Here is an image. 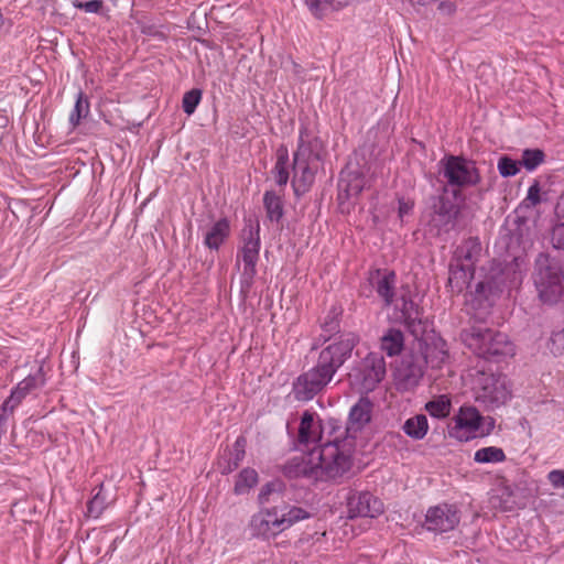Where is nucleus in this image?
<instances>
[{"label": "nucleus", "mask_w": 564, "mask_h": 564, "mask_svg": "<svg viewBox=\"0 0 564 564\" xmlns=\"http://www.w3.org/2000/svg\"><path fill=\"white\" fill-rule=\"evenodd\" d=\"M355 441L339 433L306 453L292 457L283 467L289 478L305 477L312 481H336L352 466Z\"/></svg>", "instance_id": "1"}, {"label": "nucleus", "mask_w": 564, "mask_h": 564, "mask_svg": "<svg viewBox=\"0 0 564 564\" xmlns=\"http://www.w3.org/2000/svg\"><path fill=\"white\" fill-rule=\"evenodd\" d=\"M326 155L325 142L308 126L301 124L292 164L290 163L288 148L281 144L275 151V163L271 174L279 186H285L290 181V170L292 167L291 184L293 191L297 196L303 195L312 188Z\"/></svg>", "instance_id": "2"}, {"label": "nucleus", "mask_w": 564, "mask_h": 564, "mask_svg": "<svg viewBox=\"0 0 564 564\" xmlns=\"http://www.w3.org/2000/svg\"><path fill=\"white\" fill-rule=\"evenodd\" d=\"M355 345V335L343 334L325 347L319 352L316 365L300 375L293 382L294 398L297 401H310L322 392L350 357Z\"/></svg>", "instance_id": "3"}, {"label": "nucleus", "mask_w": 564, "mask_h": 564, "mask_svg": "<svg viewBox=\"0 0 564 564\" xmlns=\"http://www.w3.org/2000/svg\"><path fill=\"white\" fill-rule=\"evenodd\" d=\"M307 518L310 513L305 509L283 503L259 510L249 527L253 536L270 540Z\"/></svg>", "instance_id": "4"}, {"label": "nucleus", "mask_w": 564, "mask_h": 564, "mask_svg": "<svg viewBox=\"0 0 564 564\" xmlns=\"http://www.w3.org/2000/svg\"><path fill=\"white\" fill-rule=\"evenodd\" d=\"M460 338L476 356L487 360L499 361L516 352L513 343L506 334L480 325L463 329Z\"/></svg>", "instance_id": "5"}, {"label": "nucleus", "mask_w": 564, "mask_h": 564, "mask_svg": "<svg viewBox=\"0 0 564 564\" xmlns=\"http://www.w3.org/2000/svg\"><path fill=\"white\" fill-rule=\"evenodd\" d=\"M471 390L475 400L487 410L503 405L511 397L507 378L492 372L477 371L473 378Z\"/></svg>", "instance_id": "6"}, {"label": "nucleus", "mask_w": 564, "mask_h": 564, "mask_svg": "<svg viewBox=\"0 0 564 564\" xmlns=\"http://www.w3.org/2000/svg\"><path fill=\"white\" fill-rule=\"evenodd\" d=\"M534 284L540 300L545 304H555L564 295V274L562 269L546 257H541L536 261Z\"/></svg>", "instance_id": "7"}, {"label": "nucleus", "mask_w": 564, "mask_h": 564, "mask_svg": "<svg viewBox=\"0 0 564 564\" xmlns=\"http://www.w3.org/2000/svg\"><path fill=\"white\" fill-rule=\"evenodd\" d=\"M386 360L381 354H368L349 373V382L359 393L372 392L384 379Z\"/></svg>", "instance_id": "8"}, {"label": "nucleus", "mask_w": 564, "mask_h": 564, "mask_svg": "<svg viewBox=\"0 0 564 564\" xmlns=\"http://www.w3.org/2000/svg\"><path fill=\"white\" fill-rule=\"evenodd\" d=\"M393 305L395 319L403 323L406 329L420 338L426 330L421 308L413 302L409 292L397 295L390 291V305Z\"/></svg>", "instance_id": "9"}, {"label": "nucleus", "mask_w": 564, "mask_h": 564, "mask_svg": "<svg viewBox=\"0 0 564 564\" xmlns=\"http://www.w3.org/2000/svg\"><path fill=\"white\" fill-rule=\"evenodd\" d=\"M443 175L448 185L457 187L475 186L480 182L476 163L463 156L449 155L441 161Z\"/></svg>", "instance_id": "10"}, {"label": "nucleus", "mask_w": 564, "mask_h": 564, "mask_svg": "<svg viewBox=\"0 0 564 564\" xmlns=\"http://www.w3.org/2000/svg\"><path fill=\"white\" fill-rule=\"evenodd\" d=\"M242 247L239 250L238 259L243 262L242 276L247 282H252L257 274V262L260 251V226L258 223L249 221L242 229Z\"/></svg>", "instance_id": "11"}, {"label": "nucleus", "mask_w": 564, "mask_h": 564, "mask_svg": "<svg viewBox=\"0 0 564 564\" xmlns=\"http://www.w3.org/2000/svg\"><path fill=\"white\" fill-rule=\"evenodd\" d=\"M480 413L475 406H462L453 417L448 434L459 442H467L478 435Z\"/></svg>", "instance_id": "12"}, {"label": "nucleus", "mask_w": 564, "mask_h": 564, "mask_svg": "<svg viewBox=\"0 0 564 564\" xmlns=\"http://www.w3.org/2000/svg\"><path fill=\"white\" fill-rule=\"evenodd\" d=\"M460 521L456 506L442 503L431 507L425 514V525L429 531L448 532L454 530Z\"/></svg>", "instance_id": "13"}, {"label": "nucleus", "mask_w": 564, "mask_h": 564, "mask_svg": "<svg viewBox=\"0 0 564 564\" xmlns=\"http://www.w3.org/2000/svg\"><path fill=\"white\" fill-rule=\"evenodd\" d=\"M499 292L501 290L491 281H481L476 284L468 300L475 318L482 321L487 317Z\"/></svg>", "instance_id": "14"}, {"label": "nucleus", "mask_w": 564, "mask_h": 564, "mask_svg": "<svg viewBox=\"0 0 564 564\" xmlns=\"http://www.w3.org/2000/svg\"><path fill=\"white\" fill-rule=\"evenodd\" d=\"M423 372L421 366L415 362L412 355L404 356L395 366L393 381L398 390L406 391L417 386Z\"/></svg>", "instance_id": "15"}, {"label": "nucleus", "mask_w": 564, "mask_h": 564, "mask_svg": "<svg viewBox=\"0 0 564 564\" xmlns=\"http://www.w3.org/2000/svg\"><path fill=\"white\" fill-rule=\"evenodd\" d=\"M373 420V403L367 397H361L351 408L348 414L344 435L355 438V434L360 432L367 424Z\"/></svg>", "instance_id": "16"}, {"label": "nucleus", "mask_w": 564, "mask_h": 564, "mask_svg": "<svg viewBox=\"0 0 564 564\" xmlns=\"http://www.w3.org/2000/svg\"><path fill=\"white\" fill-rule=\"evenodd\" d=\"M347 510L349 518H375L382 512L383 505L369 492H356L349 496L347 500Z\"/></svg>", "instance_id": "17"}, {"label": "nucleus", "mask_w": 564, "mask_h": 564, "mask_svg": "<svg viewBox=\"0 0 564 564\" xmlns=\"http://www.w3.org/2000/svg\"><path fill=\"white\" fill-rule=\"evenodd\" d=\"M323 441V426L318 415L312 411H304L297 433V443L307 448Z\"/></svg>", "instance_id": "18"}, {"label": "nucleus", "mask_w": 564, "mask_h": 564, "mask_svg": "<svg viewBox=\"0 0 564 564\" xmlns=\"http://www.w3.org/2000/svg\"><path fill=\"white\" fill-rule=\"evenodd\" d=\"M480 252L481 243L478 238H468L456 248L452 263L470 264V269L475 270Z\"/></svg>", "instance_id": "19"}, {"label": "nucleus", "mask_w": 564, "mask_h": 564, "mask_svg": "<svg viewBox=\"0 0 564 564\" xmlns=\"http://www.w3.org/2000/svg\"><path fill=\"white\" fill-rule=\"evenodd\" d=\"M475 270L470 269V264H449L448 286L453 293H460L468 288L474 279Z\"/></svg>", "instance_id": "20"}, {"label": "nucleus", "mask_w": 564, "mask_h": 564, "mask_svg": "<svg viewBox=\"0 0 564 564\" xmlns=\"http://www.w3.org/2000/svg\"><path fill=\"white\" fill-rule=\"evenodd\" d=\"M355 0H304L312 15L318 20L324 19L329 12L340 11L350 6Z\"/></svg>", "instance_id": "21"}, {"label": "nucleus", "mask_w": 564, "mask_h": 564, "mask_svg": "<svg viewBox=\"0 0 564 564\" xmlns=\"http://www.w3.org/2000/svg\"><path fill=\"white\" fill-rule=\"evenodd\" d=\"M230 234V224L227 218H221L213 224L205 232L204 243L209 249H219Z\"/></svg>", "instance_id": "22"}, {"label": "nucleus", "mask_w": 564, "mask_h": 564, "mask_svg": "<svg viewBox=\"0 0 564 564\" xmlns=\"http://www.w3.org/2000/svg\"><path fill=\"white\" fill-rule=\"evenodd\" d=\"M44 383L45 378L43 375V369L40 368L36 373L28 376L18 383L15 389L12 391L10 399L20 402L28 393L40 387H43Z\"/></svg>", "instance_id": "23"}, {"label": "nucleus", "mask_w": 564, "mask_h": 564, "mask_svg": "<svg viewBox=\"0 0 564 564\" xmlns=\"http://www.w3.org/2000/svg\"><path fill=\"white\" fill-rule=\"evenodd\" d=\"M362 178L357 174H348L343 176L338 183V198L349 199L356 197L362 191Z\"/></svg>", "instance_id": "24"}, {"label": "nucleus", "mask_w": 564, "mask_h": 564, "mask_svg": "<svg viewBox=\"0 0 564 564\" xmlns=\"http://www.w3.org/2000/svg\"><path fill=\"white\" fill-rule=\"evenodd\" d=\"M402 429L409 437L416 441L423 440L429 432L427 417L424 414H416L408 419Z\"/></svg>", "instance_id": "25"}, {"label": "nucleus", "mask_w": 564, "mask_h": 564, "mask_svg": "<svg viewBox=\"0 0 564 564\" xmlns=\"http://www.w3.org/2000/svg\"><path fill=\"white\" fill-rule=\"evenodd\" d=\"M506 454L501 447L488 446L477 449L474 460L478 464H497L506 460Z\"/></svg>", "instance_id": "26"}, {"label": "nucleus", "mask_w": 564, "mask_h": 564, "mask_svg": "<svg viewBox=\"0 0 564 564\" xmlns=\"http://www.w3.org/2000/svg\"><path fill=\"white\" fill-rule=\"evenodd\" d=\"M258 482V473L252 468L242 469L235 481L234 491L237 495L248 492Z\"/></svg>", "instance_id": "27"}, {"label": "nucleus", "mask_w": 564, "mask_h": 564, "mask_svg": "<svg viewBox=\"0 0 564 564\" xmlns=\"http://www.w3.org/2000/svg\"><path fill=\"white\" fill-rule=\"evenodd\" d=\"M368 281L377 290L379 296L388 303V271L386 269L371 270Z\"/></svg>", "instance_id": "28"}, {"label": "nucleus", "mask_w": 564, "mask_h": 564, "mask_svg": "<svg viewBox=\"0 0 564 564\" xmlns=\"http://www.w3.org/2000/svg\"><path fill=\"white\" fill-rule=\"evenodd\" d=\"M264 207L271 220H280L283 216L281 198L273 192H267L263 196Z\"/></svg>", "instance_id": "29"}, {"label": "nucleus", "mask_w": 564, "mask_h": 564, "mask_svg": "<svg viewBox=\"0 0 564 564\" xmlns=\"http://www.w3.org/2000/svg\"><path fill=\"white\" fill-rule=\"evenodd\" d=\"M89 113V101L82 91L78 93L74 109L69 113V123L76 128L83 118Z\"/></svg>", "instance_id": "30"}, {"label": "nucleus", "mask_w": 564, "mask_h": 564, "mask_svg": "<svg viewBox=\"0 0 564 564\" xmlns=\"http://www.w3.org/2000/svg\"><path fill=\"white\" fill-rule=\"evenodd\" d=\"M425 410L434 417H446L451 411V400L446 395H441L435 400L429 401L425 404Z\"/></svg>", "instance_id": "31"}, {"label": "nucleus", "mask_w": 564, "mask_h": 564, "mask_svg": "<svg viewBox=\"0 0 564 564\" xmlns=\"http://www.w3.org/2000/svg\"><path fill=\"white\" fill-rule=\"evenodd\" d=\"M545 154L540 149H525L522 152V164L527 171L532 172L544 162Z\"/></svg>", "instance_id": "32"}, {"label": "nucleus", "mask_w": 564, "mask_h": 564, "mask_svg": "<svg viewBox=\"0 0 564 564\" xmlns=\"http://www.w3.org/2000/svg\"><path fill=\"white\" fill-rule=\"evenodd\" d=\"M459 213L458 206L449 199L448 197L442 195L440 196L438 204L436 205V214L444 217L445 220L452 221L455 220Z\"/></svg>", "instance_id": "33"}, {"label": "nucleus", "mask_w": 564, "mask_h": 564, "mask_svg": "<svg viewBox=\"0 0 564 564\" xmlns=\"http://www.w3.org/2000/svg\"><path fill=\"white\" fill-rule=\"evenodd\" d=\"M200 100L202 91L199 89H192L189 91H186L182 100V107L184 112L188 116L194 113Z\"/></svg>", "instance_id": "34"}, {"label": "nucleus", "mask_w": 564, "mask_h": 564, "mask_svg": "<svg viewBox=\"0 0 564 564\" xmlns=\"http://www.w3.org/2000/svg\"><path fill=\"white\" fill-rule=\"evenodd\" d=\"M519 164L516 160L503 155L499 159L497 169L502 177H511L519 173Z\"/></svg>", "instance_id": "35"}, {"label": "nucleus", "mask_w": 564, "mask_h": 564, "mask_svg": "<svg viewBox=\"0 0 564 564\" xmlns=\"http://www.w3.org/2000/svg\"><path fill=\"white\" fill-rule=\"evenodd\" d=\"M547 348L557 356L564 351V328L554 330L549 339Z\"/></svg>", "instance_id": "36"}, {"label": "nucleus", "mask_w": 564, "mask_h": 564, "mask_svg": "<svg viewBox=\"0 0 564 564\" xmlns=\"http://www.w3.org/2000/svg\"><path fill=\"white\" fill-rule=\"evenodd\" d=\"M73 6L87 13H101L104 9L102 0H73Z\"/></svg>", "instance_id": "37"}, {"label": "nucleus", "mask_w": 564, "mask_h": 564, "mask_svg": "<svg viewBox=\"0 0 564 564\" xmlns=\"http://www.w3.org/2000/svg\"><path fill=\"white\" fill-rule=\"evenodd\" d=\"M501 505L500 508L503 511H511L518 507L517 501L513 499V492L510 487H505L500 495Z\"/></svg>", "instance_id": "38"}, {"label": "nucleus", "mask_w": 564, "mask_h": 564, "mask_svg": "<svg viewBox=\"0 0 564 564\" xmlns=\"http://www.w3.org/2000/svg\"><path fill=\"white\" fill-rule=\"evenodd\" d=\"M403 346V335L400 330L390 329V356L399 354Z\"/></svg>", "instance_id": "39"}, {"label": "nucleus", "mask_w": 564, "mask_h": 564, "mask_svg": "<svg viewBox=\"0 0 564 564\" xmlns=\"http://www.w3.org/2000/svg\"><path fill=\"white\" fill-rule=\"evenodd\" d=\"M541 187L538 181H534L533 184L528 188L525 202H528L531 206H536L541 203Z\"/></svg>", "instance_id": "40"}, {"label": "nucleus", "mask_w": 564, "mask_h": 564, "mask_svg": "<svg viewBox=\"0 0 564 564\" xmlns=\"http://www.w3.org/2000/svg\"><path fill=\"white\" fill-rule=\"evenodd\" d=\"M496 426V420L492 416H482L480 414L479 420V432L478 435L487 436L489 435Z\"/></svg>", "instance_id": "41"}, {"label": "nucleus", "mask_w": 564, "mask_h": 564, "mask_svg": "<svg viewBox=\"0 0 564 564\" xmlns=\"http://www.w3.org/2000/svg\"><path fill=\"white\" fill-rule=\"evenodd\" d=\"M552 243L554 248L564 250V223L558 224L553 228Z\"/></svg>", "instance_id": "42"}, {"label": "nucleus", "mask_w": 564, "mask_h": 564, "mask_svg": "<svg viewBox=\"0 0 564 564\" xmlns=\"http://www.w3.org/2000/svg\"><path fill=\"white\" fill-rule=\"evenodd\" d=\"M547 479L553 487L564 488V470L563 469L551 470L547 475Z\"/></svg>", "instance_id": "43"}, {"label": "nucleus", "mask_w": 564, "mask_h": 564, "mask_svg": "<svg viewBox=\"0 0 564 564\" xmlns=\"http://www.w3.org/2000/svg\"><path fill=\"white\" fill-rule=\"evenodd\" d=\"M438 11L444 14V15H452L455 13L456 11V6L454 2H451V1H444V2H441L440 6H438Z\"/></svg>", "instance_id": "44"}, {"label": "nucleus", "mask_w": 564, "mask_h": 564, "mask_svg": "<svg viewBox=\"0 0 564 564\" xmlns=\"http://www.w3.org/2000/svg\"><path fill=\"white\" fill-rule=\"evenodd\" d=\"M274 487H275V485L273 482L267 484L265 486H263V488L261 489V491L259 494V501L261 503H265L269 501V496L274 490Z\"/></svg>", "instance_id": "45"}, {"label": "nucleus", "mask_w": 564, "mask_h": 564, "mask_svg": "<svg viewBox=\"0 0 564 564\" xmlns=\"http://www.w3.org/2000/svg\"><path fill=\"white\" fill-rule=\"evenodd\" d=\"M413 208V203L411 202H399V215L403 218L404 215H408L410 210Z\"/></svg>", "instance_id": "46"}, {"label": "nucleus", "mask_w": 564, "mask_h": 564, "mask_svg": "<svg viewBox=\"0 0 564 564\" xmlns=\"http://www.w3.org/2000/svg\"><path fill=\"white\" fill-rule=\"evenodd\" d=\"M339 327L338 321L333 317L329 322H325L323 324V328L325 332H337Z\"/></svg>", "instance_id": "47"}, {"label": "nucleus", "mask_w": 564, "mask_h": 564, "mask_svg": "<svg viewBox=\"0 0 564 564\" xmlns=\"http://www.w3.org/2000/svg\"><path fill=\"white\" fill-rule=\"evenodd\" d=\"M433 0H410L411 3L413 4H419V6H427L432 2Z\"/></svg>", "instance_id": "48"}, {"label": "nucleus", "mask_w": 564, "mask_h": 564, "mask_svg": "<svg viewBox=\"0 0 564 564\" xmlns=\"http://www.w3.org/2000/svg\"><path fill=\"white\" fill-rule=\"evenodd\" d=\"M387 344H388V334H383V335L381 336V347H382L383 349H386V348H387Z\"/></svg>", "instance_id": "49"}, {"label": "nucleus", "mask_w": 564, "mask_h": 564, "mask_svg": "<svg viewBox=\"0 0 564 564\" xmlns=\"http://www.w3.org/2000/svg\"><path fill=\"white\" fill-rule=\"evenodd\" d=\"M243 444H245V438H242V437H239V438L236 441V445H237V446H240V445L242 446Z\"/></svg>", "instance_id": "50"}, {"label": "nucleus", "mask_w": 564, "mask_h": 564, "mask_svg": "<svg viewBox=\"0 0 564 564\" xmlns=\"http://www.w3.org/2000/svg\"><path fill=\"white\" fill-rule=\"evenodd\" d=\"M240 459H241V455H239V454H238V455H237L236 463H235V468L238 466V463H239V460H240Z\"/></svg>", "instance_id": "51"}, {"label": "nucleus", "mask_w": 564, "mask_h": 564, "mask_svg": "<svg viewBox=\"0 0 564 564\" xmlns=\"http://www.w3.org/2000/svg\"><path fill=\"white\" fill-rule=\"evenodd\" d=\"M231 470H232V468H230V467H229V468H227V469H224V470H223V473H224V474H225V473H230Z\"/></svg>", "instance_id": "52"}, {"label": "nucleus", "mask_w": 564, "mask_h": 564, "mask_svg": "<svg viewBox=\"0 0 564 564\" xmlns=\"http://www.w3.org/2000/svg\"><path fill=\"white\" fill-rule=\"evenodd\" d=\"M389 276H390V281L392 280V278H394V272H391L389 273Z\"/></svg>", "instance_id": "53"}]
</instances>
